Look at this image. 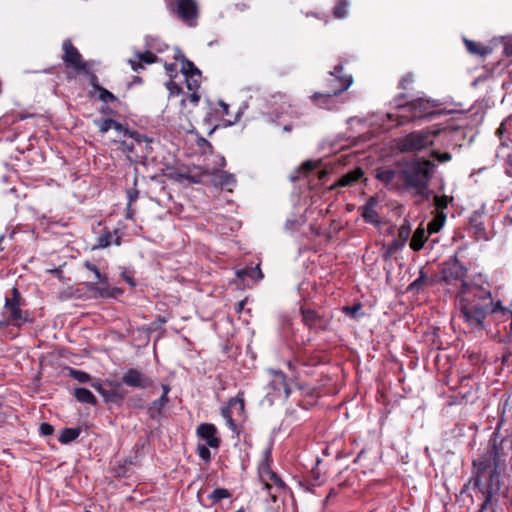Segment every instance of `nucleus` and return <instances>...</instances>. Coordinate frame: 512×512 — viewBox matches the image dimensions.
I'll use <instances>...</instances> for the list:
<instances>
[{
    "mask_svg": "<svg viewBox=\"0 0 512 512\" xmlns=\"http://www.w3.org/2000/svg\"><path fill=\"white\" fill-rule=\"evenodd\" d=\"M498 322L509 321V334L512 335V310L494 301L489 283L485 286H471L464 290L461 304V319L469 333H481L486 329L488 315Z\"/></svg>",
    "mask_w": 512,
    "mask_h": 512,
    "instance_id": "obj_1",
    "label": "nucleus"
},
{
    "mask_svg": "<svg viewBox=\"0 0 512 512\" xmlns=\"http://www.w3.org/2000/svg\"><path fill=\"white\" fill-rule=\"evenodd\" d=\"M501 456L500 449L493 444L487 448L480 458L473 461L476 473L471 482L483 497L478 512H495L496 510L501 490L499 472Z\"/></svg>",
    "mask_w": 512,
    "mask_h": 512,
    "instance_id": "obj_2",
    "label": "nucleus"
},
{
    "mask_svg": "<svg viewBox=\"0 0 512 512\" xmlns=\"http://www.w3.org/2000/svg\"><path fill=\"white\" fill-rule=\"evenodd\" d=\"M467 268L457 259L445 261L438 273L437 282L444 285L448 292H457L459 298V317L461 318V304L464 290L471 286H485V283L466 282Z\"/></svg>",
    "mask_w": 512,
    "mask_h": 512,
    "instance_id": "obj_3",
    "label": "nucleus"
},
{
    "mask_svg": "<svg viewBox=\"0 0 512 512\" xmlns=\"http://www.w3.org/2000/svg\"><path fill=\"white\" fill-rule=\"evenodd\" d=\"M434 163L426 159H416L408 162L400 170V179L407 190H413L418 195H423L431 180Z\"/></svg>",
    "mask_w": 512,
    "mask_h": 512,
    "instance_id": "obj_4",
    "label": "nucleus"
},
{
    "mask_svg": "<svg viewBox=\"0 0 512 512\" xmlns=\"http://www.w3.org/2000/svg\"><path fill=\"white\" fill-rule=\"evenodd\" d=\"M439 133L440 130L433 127L413 131L399 138L396 145L402 153H416L432 146Z\"/></svg>",
    "mask_w": 512,
    "mask_h": 512,
    "instance_id": "obj_5",
    "label": "nucleus"
},
{
    "mask_svg": "<svg viewBox=\"0 0 512 512\" xmlns=\"http://www.w3.org/2000/svg\"><path fill=\"white\" fill-rule=\"evenodd\" d=\"M25 305V300L22 298L20 291L17 287H13L10 295L5 297L3 306V317L10 320L12 326L21 327L27 322H30V314L22 307Z\"/></svg>",
    "mask_w": 512,
    "mask_h": 512,
    "instance_id": "obj_6",
    "label": "nucleus"
},
{
    "mask_svg": "<svg viewBox=\"0 0 512 512\" xmlns=\"http://www.w3.org/2000/svg\"><path fill=\"white\" fill-rule=\"evenodd\" d=\"M170 14L188 27H196L199 18L197 0H164Z\"/></svg>",
    "mask_w": 512,
    "mask_h": 512,
    "instance_id": "obj_7",
    "label": "nucleus"
},
{
    "mask_svg": "<svg viewBox=\"0 0 512 512\" xmlns=\"http://www.w3.org/2000/svg\"><path fill=\"white\" fill-rule=\"evenodd\" d=\"M129 140L120 141L121 149L127 154L130 161L139 162L151 152V143L146 135L138 132L129 133Z\"/></svg>",
    "mask_w": 512,
    "mask_h": 512,
    "instance_id": "obj_8",
    "label": "nucleus"
},
{
    "mask_svg": "<svg viewBox=\"0 0 512 512\" xmlns=\"http://www.w3.org/2000/svg\"><path fill=\"white\" fill-rule=\"evenodd\" d=\"M401 109L403 113L395 116V120H397L398 125H404L416 119L430 115L432 106L430 101L419 98L402 106Z\"/></svg>",
    "mask_w": 512,
    "mask_h": 512,
    "instance_id": "obj_9",
    "label": "nucleus"
},
{
    "mask_svg": "<svg viewBox=\"0 0 512 512\" xmlns=\"http://www.w3.org/2000/svg\"><path fill=\"white\" fill-rule=\"evenodd\" d=\"M62 61L67 69H71L74 75L67 74V79H72L79 71H86L87 64L90 61L83 59L79 50L73 45L70 39H65L62 43Z\"/></svg>",
    "mask_w": 512,
    "mask_h": 512,
    "instance_id": "obj_10",
    "label": "nucleus"
},
{
    "mask_svg": "<svg viewBox=\"0 0 512 512\" xmlns=\"http://www.w3.org/2000/svg\"><path fill=\"white\" fill-rule=\"evenodd\" d=\"M353 83L351 75L343 74V64H337L325 80V91L333 96L345 92Z\"/></svg>",
    "mask_w": 512,
    "mask_h": 512,
    "instance_id": "obj_11",
    "label": "nucleus"
},
{
    "mask_svg": "<svg viewBox=\"0 0 512 512\" xmlns=\"http://www.w3.org/2000/svg\"><path fill=\"white\" fill-rule=\"evenodd\" d=\"M122 382L131 388L148 389L154 386V380L136 368H129L122 376Z\"/></svg>",
    "mask_w": 512,
    "mask_h": 512,
    "instance_id": "obj_12",
    "label": "nucleus"
},
{
    "mask_svg": "<svg viewBox=\"0 0 512 512\" xmlns=\"http://www.w3.org/2000/svg\"><path fill=\"white\" fill-rule=\"evenodd\" d=\"M232 408L236 409V411H237V413L239 415H243L244 414L245 402H244L243 397L240 396V394H238L234 398L229 399L228 406L227 407H223L221 409V415L225 419L226 424L228 425V427L231 429L232 432H234L237 435H239L238 426H237V424L235 423V421L232 418V411H231Z\"/></svg>",
    "mask_w": 512,
    "mask_h": 512,
    "instance_id": "obj_13",
    "label": "nucleus"
},
{
    "mask_svg": "<svg viewBox=\"0 0 512 512\" xmlns=\"http://www.w3.org/2000/svg\"><path fill=\"white\" fill-rule=\"evenodd\" d=\"M375 177L382 182L388 189L398 190L401 188L400 184V170L396 171L389 168H378L375 171Z\"/></svg>",
    "mask_w": 512,
    "mask_h": 512,
    "instance_id": "obj_14",
    "label": "nucleus"
},
{
    "mask_svg": "<svg viewBox=\"0 0 512 512\" xmlns=\"http://www.w3.org/2000/svg\"><path fill=\"white\" fill-rule=\"evenodd\" d=\"M302 320L310 329L326 330L329 326V319L319 315L312 309H301Z\"/></svg>",
    "mask_w": 512,
    "mask_h": 512,
    "instance_id": "obj_15",
    "label": "nucleus"
},
{
    "mask_svg": "<svg viewBox=\"0 0 512 512\" xmlns=\"http://www.w3.org/2000/svg\"><path fill=\"white\" fill-rule=\"evenodd\" d=\"M197 436L206 442V445L211 448H218L221 440L217 436V428L211 423H202L197 427Z\"/></svg>",
    "mask_w": 512,
    "mask_h": 512,
    "instance_id": "obj_16",
    "label": "nucleus"
},
{
    "mask_svg": "<svg viewBox=\"0 0 512 512\" xmlns=\"http://www.w3.org/2000/svg\"><path fill=\"white\" fill-rule=\"evenodd\" d=\"M84 267L93 273L94 281L90 283V290L97 292L101 297H106L109 295L108 289L106 287H97V284L105 285L108 282V278L106 275H103L97 266L90 261L84 262Z\"/></svg>",
    "mask_w": 512,
    "mask_h": 512,
    "instance_id": "obj_17",
    "label": "nucleus"
},
{
    "mask_svg": "<svg viewBox=\"0 0 512 512\" xmlns=\"http://www.w3.org/2000/svg\"><path fill=\"white\" fill-rule=\"evenodd\" d=\"M158 59V56L151 51L135 52L134 58L129 59L128 63L134 72H139L145 68L144 64L156 63Z\"/></svg>",
    "mask_w": 512,
    "mask_h": 512,
    "instance_id": "obj_18",
    "label": "nucleus"
},
{
    "mask_svg": "<svg viewBox=\"0 0 512 512\" xmlns=\"http://www.w3.org/2000/svg\"><path fill=\"white\" fill-rule=\"evenodd\" d=\"M114 243L119 246L121 244V237L118 235V230L114 229L110 231L105 228L103 232L97 237V243L93 247V249H104Z\"/></svg>",
    "mask_w": 512,
    "mask_h": 512,
    "instance_id": "obj_19",
    "label": "nucleus"
},
{
    "mask_svg": "<svg viewBox=\"0 0 512 512\" xmlns=\"http://www.w3.org/2000/svg\"><path fill=\"white\" fill-rule=\"evenodd\" d=\"M273 376L271 386L278 392L279 396L282 395L284 398H288L291 390L286 375L282 371H273Z\"/></svg>",
    "mask_w": 512,
    "mask_h": 512,
    "instance_id": "obj_20",
    "label": "nucleus"
},
{
    "mask_svg": "<svg viewBox=\"0 0 512 512\" xmlns=\"http://www.w3.org/2000/svg\"><path fill=\"white\" fill-rule=\"evenodd\" d=\"M378 203L376 197H370L366 204L361 208L362 209V217L367 223L371 224H379L380 217L378 212L375 210V206Z\"/></svg>",
    "mask_w": 512,
    "mask_h": 512,
    "instance_id": "obj_21",
    "label": "nucleus"
},
{
    "mask_svg": "<svg viewBox=\"0 0 512 512\" xmlns=\"http://www.w3.org/2000/svg\"><path fill=\"white\" fill-rule=\"evenodd\" d=\"M91 386L103 397L106 403L121 402L124 398V395L119 393L117 390H107L98 382L92 383Z\"/></svg>",
    "mask_w": 512,
    "mask_h": 512,
    "instance_id": "obj_22",
    "label": "nucleus"
},
{
    "mask_svg": "<svg viewBox=\"0 0 512 512\" xmlns=\"http://www.w3.org/2000/svg\"><path fill=\"white\" fill-rule=\"evenodd\" d=\"M333 95H331L328 91L316 92L312 95V102L323 109H332L335 106Z\"/></svg>",
    "mask_w": 512,
    "mask_h": 512,
    "instance_id": "obj_23",
    "label": "nucleus"
},
{
    "mask_svg": "<svg viewBox=\"0 0 512 512\" xmlns=\"http://www.w3.org/2000/svg\"><path fill=\"white\" fill-rule=\"evenodd\" d=\"M363 175L364 173L361 168H355L342 175L337 181V186H351L358 182L363 177Z\"/></svg>",
    "mask_w": 512,
    "mask_h": 512,
    "instance_id": "obj_24",
    "label": "nucleus"
},
{
    "mask_svg": "<svg viewBox=\"0 0 512 512\" xmlns=\"http://www.w3.org/2000/svg\"><path fill=\"white\" fill-rule=\"evenodd\" d=\"M169 402V397L161 395L159 399L153 401L148 407V413L152 419H156L162 415L164 408Z\"/></svg>",
    "mask_w": 512,
    "mask_h": 512,
    "instance_id": "obj_25",
    "label": "nucleus"
},
{
    "mask_svg": "<svg viewBox=\"0 0 512 512\" xmlns=\"http://www.w3.org/2000/svg\"><path fill=\"white\" fill-rule=\"evenodd\" d=\"M262 478L265 481L264 487L267 490H270L272 487V484L268 481H271L273 485H275L278 489H283L285 487V483L282 481V479L268 468L264 471Z\"/></svg>",
    "mask_w": 512,
    "mask_h": 512,
    "instance_id": "obj_26",
    "label": "nucleus"
},
{
    "mask_svg": "<svg viewBox=\"0 0 512 512\" xmlns=\"http://www.w3.org/2000/svg\"><path fill=\"white\" fill-rule=\"evenodd\" d=\"M77 401L85 404L96 405L97 399L93 393L86 388H76L73 393Z\"/></svg>",
    "mask_w": 512,
    "mask_h": 512,
    "instance_id": "obj_27",
    "label": "nucleus"
},
{
    "mask_svg": "<svg viewBox=\"0 0 512 512\" xmlns=\"http://www.w3.org/2000/svg\"><path fill=\"white\" fill-rule=\"evenodd\" d=\"M446 220V214L443 211H438L433 219L427 225L429 234L437 233L443 227Z\"/></svg>",
    "mask_w": 512,
    "mask_h": 512,
    "instance_id": "obj_28",
    "label": "nucleus"
},
{
    "mask_svg": "<svg viewBox=\"0 0 512 512\" xmlns=\"http://www.w3.org/2000/svg\"><path fill=\"white\" fill-rule=\"evenodd\" d=\"M93 61H90L87 64V70L86 71H79L76 75L83 74L86 75L89 79V83L92 86V90L90 91V95L94 96V91L97 90L101 85L99 84V78L95 74V72L92 70Z\"/></svg>",
    "mask_w": 512,
    "mask_h": 512,
    "instance_id": "obj_29",
    "label": "nucleus"
},
{
    "mask_svg": "<svg viewBox=\"0 0 512 512\" xmlns=\"http://www.w3.org/2000/svg\"><path fill=\"white\" fill-rule=\"evenodd\" d=\"M426 239L427 238L425 236V230L422 228H417L411 238L410 248L414 251L421 250L424 246Z\"/></svg>",
    "mask_w": 512,
    "mask_h": 512,
    "instance_id": "obj_30",
    "label": "nucleus"
},
{
    "mask_svg": "<svg viewBox=\"0 0 512 512\" xmlns=\"http://www.w3.org/2000/svg\"><path fill=\"white\" fill-rule=\"evenodd\" d=\"M80 433H81L80 428H64L61 431L58 440L63 444H68V443L76 440L79 437Z\"/></svg>",
    "mask_w": 512,
    "mask_h": 512,
    "instance_id": "obj_31",
    "label": "nucleus"
},
{
    "mask_svg": "<svg viewBox=\"0 0 512 512\" xmlns=\"http://www.w3.org/2000/svg\"><path fill=\"white\" fill-rule=\"evenodd\" d=\"M349 2L347 0H337L333 8V16L337 19H344L349 14Z\"/></svg>",
    "mask_w": 512,
    "mask_h": 512,
    "instance_id": "obj_32",
    "label": "nucleus"
},
{
    "mask_svg": "<svg viewBox=\"0 0 512 512\" xmlns=\"http://www.w3.org/2000/svg\"><path fill=\"white\" fill-rule=\"evenodd\" d=\"M465 45L467 50L475 55L485 56L490 52V48L472 40H465Z\"/></svg>",
    "mask_w": 512,
    "mask_h": 512,
    "instance_id": "obj_33",
    "label": "nucleus"
},
{
    "mask_svg": "<svg viewBox=\"0 0 512 512\" xmlns=\"http://www.w3.org/2000/svg\"><path fill=\"white\" fill-rule=\"evenodd\" d=\"M236 275L238 278H240L242 280L247 276H249L251 278H254L256 276L258 280L263 278V274H262V271H261L259 265L252 267V268H245V269L238 270L236 272Z\"/></svg>",
    "mask_w": 512,
    "mask_h": 512,
    "instance_id": "obj_34",
    "label": "nucleus"
},
{
    "mask_svg": "<svg viewBox=\"0 0 512 512\" xmlns=\"http://www.w3.org/2000/svg\"><path fill=\"white\" fill-rule=\"evenodd\" d=\"M185 81L188 90H198L201 85V71L185 76Z\"/></svg>",
    "mask_w": 512,
    "mask_h": 512,
    "instance_id": "obj_35",
    "label": "nucleus"
},
{
    "mask_svg": "<svg viewBox=\"0 0 512 512\" xmlns=\"http://www.w3.org/2000/svg\"><path fill=\"white\" fill-rule=\"evenodd\" d=\"M97 94L98 99L104 103H115L118 102V98L104 87H99L94 91V95Z\"/></svg>",
    "mask_w": 512,
    "mask_h": 512,
    "instance_id": "obj_36",
    "label": "nucleus"
},
{
    "mask_svg": "<svg viewBox=\"0 0 512 512\" xmlns=\"http://www.w3.org/2000/svg\"><path fill=\"white\" fill-rule=\"evenodd\" d=\"M432 285L433 280L428 279L423 270L420 271L419 277L415 279L408 287L409 290H419L422 289L425 285Z\"/></svg>",
    "mask_w": 512,
    "mask_h": 512,
    "instance_id": "obj_37",
    "label": "nucleus"
},
{
    "mask_svg": "<svg viewBox=\"0 0 512 512\" xmlns=\"http://www.w3.org/2000/svg\"><path fill=\"white\" fill-rule=\"evenodd\" d=\"M231 497V493L226 488H217L210 495L209 498L213 503H218L222 499H227Z\"/></svg>",
    "mask_w": 512,
    "mask_h": 512,
    "instance_id": "obj_38",
    "label": "nucleus"
},
{
    "mask_svg": "<svg viewBox=\"0 0 512 512\" xmlns=\"http://www.w3.org/2000/svg\"><path fill=\"white\" fill-rule=\"evenodd\" d=\"M68 371L69 375L75 380H77L79 383H86L89 382L91 379V376L84 371L76 370L74 368H68Z\"/></svg>",
    "mask_w": 512,
    "mask_h": 512,
    "instance_id": "obj_39",
    "label": "nucleus"
},
{
    "mask_svg": "<svg viewBox=\"0 0 512 512\" xmlns=\"http://www.w3.org/2000/svg\"><path fill=\"white\" fill-rule=\"evenodd\" d=\"M181 71L184 74V76H187V75L192 74L193 72H197L200 70L194 65V63L192 61L186 59L183 56Z\"/></svg>",
    "mask_w": 512,
    "mask_h": 512,
    "instance_id": "obj_40",
    "label": "nucleus"
},
{
    "mask_svg": "<svg viewBox=\"0 0 512 512\" xmlns=\"http://www.w3.org/2000/svg\"><path fill=\"white\" fill-rule=\"evenodd\" d=\"M452 198L446 195L435 196L434 197V205L438 210L446 209L448 204L451 202Z\"/></svg>",
    "mask_w": 512,
    "mask_h": 512,
    "instance_id": "obj_41",
    "label": "nucleus"
},
{
    "mask_svg": "<svg viewBox=\"0 0 512 512\" xmlns=\"http://www.w3.org/2000/svg\"><path fill=\"white\" fill-rule=\"evenodd\" d=\"M410 233H411L410 225H408V224L401 225L400 228L398 229L397 240L402 242V244H405L410 236Z\"/></svg>",
    "mask_w": 512,
    "mask_h": 512,
    "instance_id": "obj_42",
    "label": "nucleus"
},
{
    "mask_svg": "<svg viewBox=\"0 0 512 512\" xmlns=\"http://www.w3.org/2000/svg\"><path fill=\"white\" fill-rule=\"evenodd\" d=\"M208 447L207 445H198L197 447L199 457L206 462L211 459V452Z\"/></svg>",
    "mask_w": 512,
    "mask_h": 512,
    "instance_id": "obj_43",
    "label": "nucleus"
},
{
    "mask_svg": "<svg viewBox=\"0 0 512 512\" xmlns=\"http://www.w3.org/2000/svg\"><path fill=\"white\" fill-rule=\"evenodd\" d=\"M361 307L362 305L360 303H356L353 306H345L343 307V312L352 318H356Z\"/></svg>",
    "mask_w": 512,
    "mask_h": 512,
    "instance_id": "obj_44",
    "label": "nucleus"
},
{
    "mask_svg": "<svg viewBox=\"0 0 512 512\" xmlns=\"http://www.w3.org/2000/svg\"><path fill=\"white\" fill-rule=\"evenodd\" d=\"M414 81V75L412 73H407L406 75H404L400 82H399V88L401 89H409L410 88V85L413 83Z\"/></svg>",
    "mask_w": 512,
    "mask_h": 512,
    "instance_id": "obj_45",
    "label": "nucleus"
},
{
    "mask_svg": "<svg viewBox=\"0 0 512 512\" xmlns=\"http://www.w3.org/2000/svg\"><path fill=\"white\" fill-rule=\"evenodd\" d=\"M96 124L98 125L100 133L105 134L112 129L113 119H104L96 122Z\"/></svg>",
    "mask_w": 512,
    "mask_h": 512,
    "instance_id": "obj_46",
    "label": "nucleus"
},
{
    "mask_svg": "<svg viewBox=\"0 0 512 512\" xmlns=\"http://www.w3.org/2000/svg\"><path fill=\"white\" fill-rule=\"evenodd\" d=\"M431 156L442 163L448 162L452 158L450 153H448V152L440 153L438 151H432Z\"/></svg>",
    "mask_w": 512,
    "mask_h": 512,
    "instance_id": "obj_47",
    "label": "nucleus"
},
{
    "mask_svg": "<svg viewBox=\"0 0 512 512\" xmlns=\"http://www.w3.org/2000/svg\"><path fill=\"white\" fill-rule=\"evenodd\" d=\"M112 129L116 130L119 133H122L124 136L129 137V133H133L134 131H130L128 128L124 127L121 123L113 120Z\"/></svg>",
    "mask_w": 512,
    "mask_h": 512,
    "instance_id": "obj_48",
    "label": "nucleus"
},
{
    "mask_svg": "<svg viewBox=\"0 0 512 512\" xmlns=\"http://www.w3.org/2000/svg\"><path fill=\"white\" fill-rule=\"evenodd\" d=\"M40 434L43 436H50L54 432V427L49 423H41L39 427Z\"/></svg>",
    "mask_w": 512,
    "mask_h": 512,
    "instance_id": "obj_49",
    "label": "nucleus"
},
{
    "mask_svg": "<svg viewBox=\"0 0 512 512\" xmlns=\"http://www.w3.org/2000/svg\"><path fill=\"white\" fill-rule=\"evenodd\" d=\"M167 89L170 91V94L171 95H179L182 91V88L180 85H178L176 82H174L173 80H170L168 83H167Z\"/></svg>",
    "mask_w": 512,
    "mask_h": 512,
    "instance_id": "obj_50",
    "label": "nucleus"
},
{
    "mask_svg": "<svg viewBox=\"0 0 512 512\" xmlns=\"http://www.w3.org/2000/svg\"><path fill=\"white\" fill-rule=\"evenodd\" d=\"M402 246H404V244H402V242H400L399 240L397 239H394L392 240L388 246H387V252L388 254H393L395 253L399 248H401Z\"/></svg>",
    "mask_w": 512,
    "mask_h": 512,
    "instance_id": "obj_51",
    "label": "nucleus"
},
{
    "mask_svg": "<svg viewBox=\"0 0 512 512\" xmlns=\"http://www.w3.org/2000/svg\"><path fill=\"white\" fill-rule=\"evenodd\" d=\"M138 195H139V191L136 188H131V189L127 190V197L129 199V201H128L129 206H131L132 203L134 201H136V199L138 198Z\"/></svg>",
    "mask_w": 512,
    "mask_h": 512,
    "instance_id": "obj_52",
    "label": "nucleus"
},
{
    "mask_svg": "<svg viewBox=\"0 0 512 512\" xmlns=\"http://www.w3.org/2000/svg\"><path fill=\"white\" fill-rule=\"evenodd\" d=\"M191 93L188 96V100L193 103L197 104L200 100V96L198 94V90H189Z\"/></svg>",
    "mask_w": 512,
    "mask_h": 512,
    "instance_id": "obj_53",
    "label": "nucleus"
},
{
    "mask_svg": "<svg viewBox=\"0 0 512 512\" xmlns=\"http://www.w3.org/2000/svg\"><path fill=\"white\" fill-rule=\"evenodd\" d=\"M165 69L166 71L170 74V76L172 75V73L175 71L176 69V65L174 63H170V64H165Z\"/></svg>",
    "mask_w": 512,
    "mask_h": 512,
    "instance_id": "obj_54",
    "label": "nucleus"
},
{
    "mask_svg": "<svg viewBox=\"0 0 512 512\" xmlns=\"http://www.w3.org/2000/svg\"><path fill=\"white\" fill-rule=\"evenodd\" d=\"M10 320L6 317L4 319L0 320V329L10 326Z\"/></svg>",
    "mask_w": 512,
    "mask_h": 512,
    "instance_id": "obj_55",
    "label": "nucleus"
},
{
    "mask_svg": "<svg viewBox=\"0 0 512 512\" xmlns=\"http://www.w3.org/2000/svg\"><path fill=\"white\" fill-rule=\"evenodd\" d=\"M6 420V414L3 412L2 405L0 404V425H2Z\"/></svg>",
    "mask_w": 512,
    "mask_h": 512,
    "instance_id": "obj_56",
    "label": "nucleus"
},
{
    "mask_svg": "<svg viewBox=\"0 0 512 512\" xmlns=\"http://www.w3.org/2000/svg\"><path fill=\"white\" fill-rule=\"evenodd\" d=\"M220 106L222 108V111H223V114H228V110H229V105L224 103V102H220Z\"/></svg>",
    "mask_w": 512,
    "mask_h": 512,
    "instance_id": "obj_57",
    "label": "nucleus"
},
{
    "mask_svg": "<svg viewBox=\"0 0 512 512\" xmlns=\"http://www.w3.org/2000/svg\"><path fill=\"white\" fill-rule=\"evenodd\" d=\"M505 53L507 56L512 57V44L505 46Z\"/></svg>",
    "mask_w": 512,
    "mask_h": 512,
    "instance_id": "obj_58",
    "label": "nucleus"
},
{
    "mask_svg": "<svg viewBox=\"0 0 512 512\" xmlns=\"http://www.w3.org/2000/svg\"><path fill=\"white\" fill-rule=\"evenodd\" d=\"M303 168H304V169H306V170H308V171H310V170H312V169L314 168V165H313V163H312V162H305V163L303 164Z\"/></svg>",
    "mask_w": 512,
    "mask_h": 512,
    "instance_id": "obj_59",
    "label": "nucleus"
},
{
    "mask_svg": "<svg viewBox=\"0 0 512 512\" xmlns=\"http://www.w3.org/2000/svg\"><path fill=\"white\" fill-rule=\"evenodd\" d=\"M162 390H163L162 395H166V396H168V394H169V392H170V387H169L168 385L163 384V385H162Z\"/></svg>",
    "mask_w": 512,
    "mask_h": 512,
    "instance_id": "obj_60",
    "label": "nucleus"
},
{
    "mask_svg": "<svg viewBox=\"0 0 512 512\" xmlns=\"http://www.w3.org/2000/svg\"><path fill=\"white\" fill-rule=\"evenodd\" d=\"M232 182H235L234 176L233 175H228L227 179L225 181V184H229V183H232Z\"/></svg>",
    "mask_w": 512,
    "mask_h": 512,
    "instance_id": "obj_61",
    "label": "nucleus"
},
{
    "mask_svg": "<svg viewBox=\"0 0 512 512\" xmlns=\"http://www.w3.org/2000/svg\"><path fill=\"white\" fill-rule=\"evenodd\" d=\"M106 383H107L108 385L112 386V387H115V388L120 386V384H119V383H116V382H114V381H109V380H107V381H106Z\"/></svg>",
    "mask_w": 512,
    "mask_h": 512,
    "instance_id": "obj_62",
    "label": "nucleus"
},
{
    "mask_svg": "<svg viewBox=\"0 0 512 512\" xmlns=\"http://www.w3.org/2000/svg\"><path fill=\"white\" fill-rule=\"evenodd\" d=\"M132 215H133V212H132V209H131V206H127V217L128 218H132Z\"/></svg>",
    "mask_w": 512,
    "mask_h": 512,
    "instance_id": "obj_63",
    "label": "nucleus"
},
{
    "mask_svg": "<svg viewBox=\"0 0 512 512\" xmlns=\"http://www.w3.org/2000/svg\"><path fill=\"white\" fill-rule=\"evenodd\" d=\"M509 213L510 214L508 216V219H509L510 224L512 225V206L510 207Z\"/></svg>",
    "mask_w": 512,
    "mask_h": 512,
    "instance_id": "obj_64",
    "label": "nucleus"
}]
</instances>
